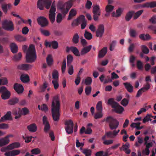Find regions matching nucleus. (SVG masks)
I'll use <instances>...</instances> for the list:
<instances>
[{"label": "nucleus", "instance_id": "37", "mask_svg": "<svg viewBox=\"0 0 156 156\" xmlns=\"http://www.w3.org/2000/svg\"><path fill=\"white\" fill-rule=\"evenodd\" d=\"M82 152L85 155V156H90L92 151L90 149H85L82 150Z\"/></svg>", "mask_w": 156, "mask_h": 156}, {"label": "nucleus", "instance_id": "15", "mask_svg": "<svg viewBox=\"0 0 156 156\" xmlns=\"http://www.w3.org/2000/svg\"><path fill=\"white\" fill-rule=\"evenodd\" d=\"M14 89L18 94L22 93L24 90L23 86L17 83H16L14 84Z\"/></svg>", "mask_w": 156, "mask_h": 156}, {"label": "nucleus", "instance_id": "58", "mask_svg": "<svg viewBox=\"0 0 156 156\" xmlns=\"http://www.w3.org/2000/svg\"><path fill=\"white\" fill-rule=\"evenodd\" d=\"M68 67V73L70 75H72L73 73V68L72 65L67 66Z\"/></svg>", "mask_w": 156, "mask_h": 156}, {"label": "nucleus", "instance_id": "8", "mask_svg": "<svg viewBox=\"0 0 156 156\" xmlns=\"http://www.w3.org/2000/svg\"><path fill=\"white\" fill-rule=\"evenodd\" d=\"M2 25L3 28L7 30L12 31L14 29L12 21L9 20H4L2 22Z\"/></svg>", "mask_w": 156, "mask_h": 156}, {"label": "nucleus", "instance_id": "45", "mask_svg": "<svg viewBox=\"0 0 156 156\" xmlns=\"http://www.w3.org/2000/svg\"><path fill=\"white\" fill-rule=\"evenodd\" d=\"M129 147V144L128 142L126 143L125 144H123L121 147L120 148V149L121 151L123 150L125 151L127 150Z\"/></svg>", "mask_w": 156, "mask_h": 156}, {"label": "nucleus", "instance_id": "39", "mask_svg": "<svg viewBox=\"0 0 156 156\" xmlns=\"http://www.w3.org/2000/svg\"><path fill=\"white\" fill-rule=\"evenodd\" d=\"M22 54L19 52L17 54L15 55L13 58V59L15 61H17L20 60L22 57Z\"/></svg>", "mask_w": 156, "mask_h": 156}, {"label": "nucleus", "instance_id": "28", "mask_svg": "<svg viewBox=\"0 0 156 156\" xmlns=\"http://www.w3.org/2000/svg\"><path fill=\"white\" fill-rule=\"evenodd\" d=\"M70 50L73 52L74 55L77 56H80L81 54H80L79 51L78 49L75 47H71Z\"/></svg>", "mask_w": 156, "mask_h": 156}, {"label": "nucleus", "instance_id": "30", "mask_svg": "<svg viewBox=\"0 0 156 156\" xmlns=\"http://www.w3.org/2000/svg\"><path fill=\"white\" fill-rule=\"evenodd\" d=\"M122 11V10L121 8H119L116 11V14L115 12H113L112 13V16L116 17H119L121 15Z\"/></svg>", "mask_w": 156, "mask_h": 156}, {"label": "nucleus", "instance_id": "55", "mask_svg": "<svg viewBox=\"0 0 156 156\" xmlns=\"http://www.w3.org/2000/svg\"><path fill=\"white\" fill-rule=\"evenodd\" d=\"M136 66L139 70H141L143 69V64L142 62L138 60L137 61Z\"/></svg>", "mask_w": 156, "mask_h": 156}, {"label": "nucleus", "instance_id": "34", "mask_svg": "<svg viewBox=\"0 0 156 156\" xmlns=\"http://www.w3.org/2000/svg\"><path fill=\"white\" fill-rule=\"evenodd\" d=\"M46 61L48 66H51L52 64L53 60L51 55H48L46 58Z\"/></svg>", "mask_w": 156, "mask_h": 156}, {"label": "nucleus", "instance_id": "35", "mask_svg": "<svg viewBox=\"0 0 156 156\" xmlns=\"http://www.w3.org/2000/svg\"><path fill=\"white\" fill-rule=\"evenodd\" d=\"M52 78L54 80H58V73L55 69H54L52 73Z\"/></svg>", "mask_w": 156, "mask_h": 156}, {"label": "nucleus", "instance_id": "64", "mask_svg": "<svg viewBox=\"0 0 156 156\" xmlns=\"http://www.w3.org/2000/svg\"><path fill=\"white\" fill-rule=\"evenodd\" d=\"M41 110L45 112L47 111L48 110L47 105L45 104H43L41 106Z\"/></svg>", "mask_w": 156, "mask_h": 156}, {"label": "nucleus", "instance_id": "56", "mask_svg": "<svg viewBox=\"0 0 156 156\" xmlns=\"http://www.w3.org/2000/svg\"><path fill=\"white\" fill-rule=\"evenodd\" d=\"M58 42L56 41H54L51 42V46L54 49H57L58 47Z\"/></svg>", "mask_w": 156, "mask_h": 156}, {"label": "nucleus", "instance_id": "20", "mask_svg": "<svg viewBox=\"0 0 156 156\" xmlns=\"http://www.w3.org/2000/svg\"><path fill=\"white\" fill-rule=\"evenodd\" d=\"M12 114L16 115L15 119L20 118L22 115V111L20 108L14 109L12 111Z\"/></svg>", "mask_w": 156, "mask_h": 156}, {"label": "nucleus", "instance_id": "23", "mask_svg": "<svg viewBox=\"0 0 156 156\" xmlns=\"http://www.w3.org/2000/svg\"><path fill=\"white\" fill-rule=\"evenodd\" d=\"M92 48V45H90L87 47H84L81 51L80 54L81 55H83L89 52Z\"/></svg>", "mask_w": 156, "mask_h": 156}, {"label": "nucleus", "instance_id": "6", "mask_svg": "<svg viewBox=\"0 0 156 156\" xmlns=\"http://www.w3.org/2000/svg\"><path fill=\"white\" fill-rule=\"evenodd\" d=\"M52 3V0H39L37 2V7L41 10H43L44 6L47 9L50 8Z\"/></svg>", "mask_w": 156, "mask_h": 156}, {"label": "nucleus", "instance_id": "33", "mask_svg": "<svg viewBox=\"0 0 156 156\" xmlns=\"http://www.w3.org/2000/svg\"><path fill=\"white\" fill-rule=\"evenodd\" d=\"M14 37L16 41L19 42H23L26 40L25 37L21 35H16L14 36Z\"/></svg>", "mask_w": 156, "mask_h": 156}, {"label": "nucleus", "instance_id": "12", "mask_svg": "<svg viewBox=\"0 0 156 156\" xmlns=\"http://www.w3.org/2000/svg\"><path fill=\"white\" fill-rule=\"evenodd\" d=\"M37 21L38 24L41 27H46L48 24V21L46 18L44 16L38 17L37 19Z\"/></svg>", "mask_w": 156, "mask_h": 156}, {"label": "nucleus", "instance_id": "16", "mask_svg": "<svg viewBox=\"0 0 156 156\" xmlns=\"http://www.w3.org/2000/svg\"><path fill=\"white\" fill-rule=\"evenodd\" d=\"M11 114L10 111L8 112L6 114L1 118L0 119V122H4L6 120H11Z\"/></svg>", "mask_w": 156, "mask_h": 156}, {"label": "nucleus", "instance_id": "40", "mask_svg": "<svg viewBox=\"0 0 156 156\" xmlns=\"http://www.w3.org/2000/svg\"><path fill=\"white\" fill-rule=\"evenodd\" d=\"M96 109L98 112H102V103L101 101H99L96 105Z\"/></svg>", "mask_w": 156, "mask_h": 156}, {"label": "nucleus", "instance_id": "2", "mask_svg": "<svg viewBox=\"0 0 156 156\" xmlns=\"http://www.w3.org/2000/svg\"><path fill=\"white\" fill-rule=\"evenodd\" d=\"M74 0H69L65 3L61 1H59L57 5L58 8L60 10L63 17L68 12L69 9L72 6V3Z\"/></svg>", "mask_w": 156, "mask_h": 156}, {"label": "nucleus", "instance_id": "51", "mask_svg": "<svg viewBox=\"0 0 156 156\" xmlns=\"http://www.w3.org/2000/svg\"><path fill=\"white\" fill-rule=\"evenodd\" d=\"M31 152L32 154H38L41 153V151L39 148H35L31 150Z\"/></svg>", "mask_w": 156, "mask_h": 156}, {"label": "nucleus", "instance_id": "3", "mask_svg": "<svg viewBox=\"0 0 156 156\" xmlns=\"http://www.w3.org/2000/svg\"><path fill=\"white\" fill-rule=\"evenodd\" d=\"M37 58L34 46L31 44L30 46L27 51L26 55L27 62L31 63L34 62Z\"/></svg>", "mask_w": 156, "mask_h": 156}, {"label": "nucleus", "instance_id": "9", "mask_svg": "<svg viewBox=\"0 0 156 156\" xmlns=\"http://www.w3.org/2000/svg\"><path fill=\"white\" fill-rule=\"evenodd\" d=\"M65 125H66L65 129L66 133L68 134H71L73 132V123L71 120L66 121Z\"/></svg>", "mask_w": 156, "mask_h": 156}, {"label": "nucleus", "instance_id": "19", "mask_svg": "<svg viewBox=\"0 0 156 156\" xmlns=\"http://www.w3.org/2000/svg\"><path fill=\"white\" fill-rule=\"evenodd\" d=\"M139 37L143 41H148L151 38V36L148 34H142L139 35Z\"/></svg>", "mask_w": 156, "mask_h": 156}, {"label": "nucleus", "instance_id": "25", "mask_svg": "<svg viewBox=\"0 0 156 156\" xmlns=\"http://www.w3.org/2000/svg\"><path fill=\"white\" fill-rule=\"evenodd\" d=\"M27 128L30 132L34 133L37 131V126L35 124L32 123L28 126Z\"/></svg>", "mask_w": 156, "mask_h": 156}, {"label": "nucleus", "instance_id": "57", "mask_svg": "<svg viewBox=\"0 0 156 156\" xmlns=\"http://www.w3.org/2000/svg\"><path fill=\"white\" fill-rule=\"evenodd\" d=\"M128 103L129 100L126 98L123 99L121 102V104L124 107L126 106Z\"/></svg>", "mask_w": 156, "mask_h": 156}, {"label": "nucleus", "instance_id": "54", "mask_svg": "<svg viewBox=\"0 0 156 156\" xmlns=\"http://www.w3.org/2000/svg\"><path fill=\"white\" fill-rule=\"evenodd\" d=\"M103 116L102 112H98L94 115V118L95 119H100Z\"/></svg>", "mask_w": 156, "mask_h": 156}, {"label": "nucleus", "instance_id": "49", "mask_svg": "<svg viewBox=\"0 0 156 156\" xmlns=\"http://www.w3.org/2000/svg\"><path fill=\"white\" fill-rule=\"evenodd\" d=\"M23 139L25 140V142L27 143H29L31 141V139L32 138H34L32 136H22Z\"/></svg>", "mask_w": 156, "mask_h": 156}, {"label": "nucleus", "instance_id": "32", "mask_svg": "<svg viewBox=\"0 0 156 156\" xmlns=\"http://www.w3.org/2000/svg\"><path fill=\"white\" fill-rule=\"evenodd\" d=\"M20 80L23 83H27L29 81V77L28 75H22L20 77Z\"/></svg>", "mask_w": 156, "mask_h": 156}, {"label": "nucleus", "instance_id": "31", "mask_svg": "<svg viewBox=\"0 0 156 156\" xmlns=\"http://www.w3.org/2000/svg\"><path fill=\"white\" fill-rule=\"evenodd\" d=\"M134 13V11H131L127 13L125 17L126 20L127 21H129L132 18L133 15Z\"/></svg>", "mask_w": 156, "mask_h": 156}, {"label": "nucleus", "instance_id": "7", "mask_svg": "<svg viewBox=\"0 0 156 156\" xmlns=\"http://www.w3.org/2000/svg\"><path fill=\"white\" fill-rule=\"evenodd\" d=\"M0 93L2 94L1 97L3 100L9 99L11 95L10 92L5 86L0 87Z\"/></svg>", "mask_w": 156, "mask_h": 156}, {"label": "nucleus", "instance_id": "29", "mask_svg": "<svg viewBox=\"0 0 156 156\" xmlns=\"http://www.w3.org/2000/svg\"><path fill=\"white\" fill-rule=\"evenodd\" d=\"M11 51L13 53H15L18 51V47L15 43H12L10 45Z\"/></svg>", "mask_w": 156, "mask_h": 156}, {"label": "nucleus", "instance_id": "13", "mask_svg": "<svg viewBox=\"0 0 156 156\" xmlns=\"http://www.w3.org/2000/svg\"><path fill=\"white\" fill-rule=\"evenodd\" d=\"M42 121L43 124L44 125V131L45 133H47L50 129V126L47 118L46 116H44L43 117Z\"/></svg>", "mask_w": 156, "mask_h": 156}, {"label": "nucleus", "instance_id": "1", "mask_svg": "<svg viewBox=\"0 0 156 156\" xmlns=\"http://www.w3.org/2000/svg\"><path fill=\"white\" fill-rule=\"evenodd\" d=\"M60 102L59 95L52 97L51 104V112L53 120L58 122L59 120Z\"/></svg>", "mask_w": 156, "mask_h": 156}, {"label": "nucleus", "instance_id": "50", "mask_svg": "<svg viewBox=\"0 0 156 156\" xmlns=\"http://www.w3.org/2000/svg\"><path fill=\"white\" fill-rule=\"evenodd\" d=\"M66 59L65 58L63 60V62H62V66H61V69L62 73H64L66 70Z\"/></svg>", "mask_w": 156, "mask_h": 156}, {"label": "nucleus", "instance_id": "47", "mask_svg": "<svg viewBox=\"0 0 156 156\" xmlns=\"http://www.w3.org/2000/svg\"><path fill=\"white\" fill-rule=\"evenodd\" d=\"M8 144L7 142L5 140L3 137L0 138V147H3Z\"/></svg>", "mask_w": 156, "mask_h": 156}, {"label": "nucleus", "instance_id": "36", "mask_svg": "<svg viewBox=\"0 0 156 156\" xmlns=\"http://www.w3.org/2000/svg\"><path fill=\"white\" fill-rule=\"evenodd\" d=\"M84 36L85 38L88 40H90L92 38V34L87 31V30H85L84 34Z\"/></svg>", "mask_w": 156, "mask_h": 156}, {"label": "nucleus", "instance_id": "42", "mask_svg": "<svg viewBox=\"0 0 156 156\" xmlns=\"http://www.w3.org/2000/svg\"><path fill=\"white\" fill-rule=\"evenodd\" d=\"M129 33L130 36L132 37H135L137 35L136 31L133 29H130L129 31Z\"/></svg>", "mask_w": 156, "mask_h": 156}, {"label": "nucleus", "instance_id": "59", "mask_svg": "<svg viewBox=\"0 0 156 156\" xmlns=\"http://www.w3.org/2000/svg\"><path fill=\"white\" fill-rule=\"evenodd\" d=\"M41 32L43 35L46 36H48L50 34L49 31L47 30L41 29Z\"/></svg>", "mask_w": 156, "mask_h": 156}, {"label": "nucleus", "instance_id": "48", "mask_svg": "<svg viewBox=\"0 0 156 156\" xmlns=\"http://www.w3.org/2000/svg\"><path fill=\"white\" fill-rule=\"evenodd\" d=\"M117 42L116 41H113L110 44L109 49L111 51H112L116 45Z\"/></svg>", "mask_w": 156, "mask_h": 156}, {"label": "nucleus", "instance_id": "46", "mask_svg": "<svg viewBox=\"0 0 156 156\" xmlns=\"http://www.w3.org/2000/svg\"><path fill=\"white\" fill-rule=\"evenodd\" d=\"M72 41L75 44H77L79 42V35L78 34H75L73 36Z\"/></svg>", "mask_w": 156, "mask_h": 156}, {"label": "nucleus", "instance_id": "4", "mask_svg": "<svg viewBox=\"0 0 156 156\" xmlns=\"http://www.w3.org/2000/svg\"><path fill=\"white\" fill-rule=\"evenodd\" d=\"M108 104L110 105L113 108V111L117 113L121 114L124 110L123 108L120 105L119 103L114 101V98H113L109 99L108 101Z\"/></svg>", "mask_w": 156, "mask_h": 156}, {"label": "nucleus", "instance_id": "63", "mask_svg": "<svg viewBox=\"0 0 156 156\" xmlns=\"http://www.w3.org/2000/svg\"><path fill=\"white\" fill-rule=\"evenodd\" d=\"M92 79L90 77H87L85 80V83L86 85L90 84L92 82Z\"/></svg>", "mask_w": 156, "mask_h": 156}, {"label": "nucleus", "instance_id": "41", "mask_svg": "<svg viewBox=\"0 0 156 156\" xmlns=\"http://www.w3.org/2000/svg\"><path fill=\"white\" fill-rule=\"evenodd\" d=\"M49 18L52 23L55 22V13H50L49 14Z\"/></svg>", "mask_w": 156, "mask_h": 156}, {"label": "nucleus", "instance_id": "21", "mask_svg": "<svg viewBox=\"0 0 156 156\" xmlns=\"http://www.w3.org/2000/svg\"><path fill=\"white\" fill-rule=\"evenodd\" d=\"M32 66L30 64H23L17 66V68L20 69L27 70L32 67Z\"/></svg>", "mask_w": 156, "mask_h": 156}, {"label": "nucleus", "instance_id": "18", "mask_svg": "<svg viewBox=\"0 0 156 156\" xmlns=\"http://www.w3.org/2000/svg\"><path fill=\"white\" fill-rule=\"evenodd\" d=\"M1 7L3 12L6 14L8 12V9H11L12 5L10 3H4L1 5Z\"/></svg>", "mask_w": 156, "mask_h": 156}, {"label": "nucleus", "instance_id": "24", "mask_svg": "<svg viewBox=\"0 0 156 156\" xmlns=\"http://www.w3.org/2000/svg\"><path fill=\"white\" fill-rule=\"evenodd\" d=\"M123 84L128 92L132 93L133 91V87L129 83H124Z\"/></svg>", "mask_w": 156, "mask_h": 156}, {"label": "nucleus", "instance_id": "61", "mask_svg": "<svg viewBox=\"0 0 156 156\" xmlns=\"http://www.w3.org/2000/svg\"><path fill=\"white\" fill-rule=\"evenodd\" d=\"M21 111H22V115L23 114L24 115L28 114L29 112L28 109L26 107L22 108Z\"/></svg>", "mask_w": 156, "mask_h": 156}, {"label": "nucleus", "instance_id": "60", "mask_svg": "<svg viewBox=\"0 0 156 156\" xmlns=\"http://www.w3.org/2000/svg\"><path fill=\"white\" fill-rule=\"evenodd\" d=\"M58 80H53L52 81V82L53 84L54 89L55 90L57 89L59 87V84L58 83Z\"/></svg>", "mask_w": 156, "mask_h": 156}, {"label": "nucleus", "instance_id": "62", "mask_svg": "<svg viewBox=\"0 0 156 156\" xmlns=\"http://www.w3.org/2000/svg\"><path fill=\"white\" fill-rule=\"evenodd\" d=\"M148 29L153 31L154 33L156 34V25H151L148 27Z\"/></svg>", "mask_w": 156, "mask_h": 156}, {"label": "nucleus", "instance_id": "22", "mask_svg": "<svg viewBox=\"0 0 156 156\" xmlns=\"http://www.w3.org/2000/svg\"><path fill=\"white\" fill-rule=\"evenodd\" d=\"M107 51V48L106 47H104L98 53V56L99 58H103L106 54Z\"/></svg>", "mask_w": 156, "mask_h": 156}, {"label": "nucleus", "instance_id": "38", "mask_svg": "<svg viewBox=\"0 0 156 156\" xmlns=\"http://www.w3.org/2000/svg\"><path fill=\"white\" fill-rule=\"evenodd\" d=\"M141 48L143 53L146 54L149 53V50L145 45H141Z\"/></svg>", "mask_w": 156, "mask_h": 156}, {"label": "nucleus", "instance_id": "11", "mask_svg": "<svg viewBox=\"0 0 156 156\" xmlns=\"http://www.w3.org/2000/svg\"><path fill=\"white\" fill-rule=\"evenodd\" d=\"M105 32V27L102 24L99 25L96 31V36L99 38L102 37Z\"/></svg>", "mask_w": 156, "mask_h": 156}, {"label": "nucleus", "instance_id": "43", "mask_svg": "<svg viewBox=\"0 0 156 156\" xmlns=\"http://www.w3.org/2000/svg\"><path fill=\"white\" fill-rule=\"evenodd\" d=\"M73 57L71 55H67V66L72 65L71 63L73 61Z\"/></svg>", "mask_w": 156, "mask_h": 156}, {"label": "nucleus", "instance_id": "14", "mask_svg": "<svg viewBox=\"0 0 156 156\" xmlns=\"http://www.w3.org/2000/svg\"><path fill=\"white\" fill-rule=\"evenodd\" d=\"M113 131H110L107 132L106 133V135L108 138H113L115 137L120 132V130L118 129L117 130L115 129H114Z\"/></svg>", "mask_w": 156, "mask_h": 156}, {"label": "nucleus", "instance_id": "44", "mask_svg": "<svg viewBox=\"0 0 156 156\" xmlns=\"http://www.w3.org/2000/svg\"><path fill=\"white\" fill-rule=\"evenodd\" d=\"M143 10H141L138 11L135 13H134L133 18L134 19H136L138 18L143 13Z\"/></svg>", "mask_w": 156, "mask_h": 156}, {"label": "nucleus", "instance_id": "27", "mask_svg": "<svg viewBox=\"0 0 156 156\" xmlns=\"http://www.w3.org/2000/svg\"><path fill=\"white\" fill-rule=\"evenodd\" d=\"M76 14V11L74 9H72L69 11V15L67 18L68 20H70L73 17L75 16Z\"/></svg>", "mask_w": 156, "mask_h": 156}, {"label": "nucleus", "instance_id": "53", "mask_svg": "<svg viewBox=\"0 0 156 156\" xmlns=\"http://www.w3.org/2000/svg\"><path fill=\"white\" fill-rule=\"evenodd\" d=\"M114 7L112 5H108L106 7L105 10L107 12H110L113 9Z\"/></svg>", "mask_w": 156, "mask_h": 156}, {"label": "nucleus", "instance_id": "17", "mask_svg": "<svg viewBox=\"0 0 156 156\" xmlns=\"http://www.w3.org/2000/svg\"><path fill=\"white\" fill-rule=\"evenodd\" d=\"M20 153V150H14L5 152L4 155L5 156H15L19 154Z\"/></svg>", "mask_w": 156, "mask_h": 156}, {"label": "nucleus", "instance_id": "10", "mask_svg": "<svg viewBox=\"0 0 156 156\" xmlns=\"http://www.w3.org/2000/svg\"><path fill=\"white\" fill-rule=\"evenodd\" d=\"M92 13L93 14V17L94 20L95 21H97L101 15L100 8L98 5H96L93 7Z\"/></svg>", "mask_w": 156, "mask_h": 156}, {"label": "nucleus", "instance_id": "5", "mask_svg": "<svg viewBox=\"0 0 156 156\" xmlns=\"http://www.w3.org/2000/svg\"><path fill=\"white\" fill-rule=\"evenodd\" d=\"M105 121L109 123V128L111 130L116 129L119 124V122L111 116H108L106 119H104L103 122Z\"/></svg>", "mask_w": 156, "mask_h": 156}, {"label": "nucleus", "instance_id": "26", "mask_svg": "<svg viewBox=\"0 0 156 156\" xmlns=\"http://www.w3.org/2000/svg\"><path fill=\"white\" fill-rule=\"evenodd\" d=\"M19 101V98L16 97L13 98L8 100V104L10 105H14L17 103Z\"/></svg>", "mask_w": 156, "mask_h": 156}, {"label": "nucleus", "instance_id": "52", "mask_svg": "<svg viewBox=\"0 0 156 156\" xmlns=\"http://www.w3.org/2000/svg\"><path fill=\"white\" fill-rule=\"evenodd\" d=\"M62 20V16L60 13L58 14L56 16V21L57 23H60Z\"/></svg>", "mask_w": 156, "mask_h": 156}]
</instances>
